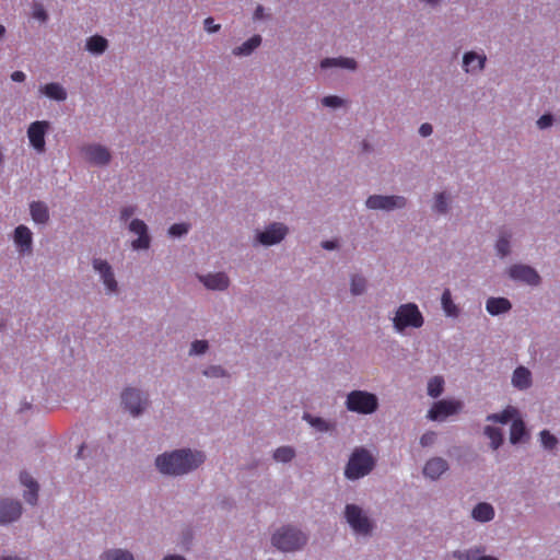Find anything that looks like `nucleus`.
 Returning <instances> with one entry per match:
<instances>
[{"mask_svg":"<svg viewBox=\"0 0 560 560\" xmlns=\"http://www.w3.org/2000/svg\"><path fill=\"white\" fill-rule=\"evenodd\" d=\"M405 205L406 199L401 196L373 195L366 200V207L375 210H393L395 208H402Z\"/></svg>","mask_w":560,"mask_h":560,"instance_id":"nucleus-10","label":"nucleus"},{"mask_svg":"<svg viewBox=\"0 0 560 560\" xmlns=\"http://www.w3.org/2000/svg\"><path fill=\"white\" fill-rule=\"evenodd\" d=\"M262 11H264L262 7L258 5V7H257V9H256V11H255V18H256V19L261 18V15H262Z\"/></svg>","mask_w":560,"mask_h":560,"instance_id":"nucleus-55","label":"nucleus"},{"mask_svg":"<svg viewBox=\"0 0 560 560\" xmlns=\"http://www.w3.org/2000/svg\"><path fill=\"white\" fill-rule=\"evenodd\" d=\"M512 307L510 301L505 298H490L486 303V310L491 315H499L510 311Z\"/></svg>","mask_w":560,"mask_h":560,"instance_id":"nucleus-23","label":"nucleus"},{"mask_svg":"<svg viewBox=\"0 0 560 560\" xmlns=\"http://www.w3.org/2000/svg\"><path fill=\"white\" fill-rule=\"evenodd\" d=\"M26 75L24 72L22 71H14L12 74H11V79L12 81L14 82H23L25 80Z\"/></svg>","mask_w":560,"mask_h":560,"instance_id":"nucleus-52","label":"nucleus"},{"mask_svg":"<svg viewBox=\"0 0 560 560\" xmlns=\"http://www.w3.org/2000/svg\"><path fill=\"white\" fill-rule=\"evenodd\" d=\"M476 560H498V559L492 556H481Z\"/></svg>","mask_w":560,"mask_h":560,"instance_id":"nucleus-56","label":"nucleus"},{"mask_svg":"<svg viewBox=\"0 0 560 560\" xmlns=\"http://www.w3.org/2000/svg\"><path fill=\"white\" fill-rule=\"evenodd\" d=\"M552 116L550 114H545L542 115L538 120H537V126L540 128V129H545L547 127H550L551 124H552Z\"/></svg>","mask_w":560,"mask_h":560,"instance_id":"nucleus-46","label":"nucleus"},{"mask_svg":"<svg viewBox=\"0 0 560 560\" xmlns=\"http://www.w3.org/2000/svg\"><path fill=\"white\" fill-rule=\"evenodd\" d=\"M14 242L21 252H30L32 247V232L25 225H19L14 231Z\"/></svg>","mask_w":560,"mask_h":560,"instance_id":"nucleus-20","label":"nucleus"},{"mask_svg":"<svg viewBox=\"0 0 560 560\" xmlns=\"http://www.w3.org/2000/svg\"><path fill=\"white\" fill-rule=\"evenodd\" d=\"M213 19L212 18H207L205 20V28L207 30V32L209 33H214V32H218L220 30V25L219 24H213Z\"/></svg>","mask_w":560,"mask_h":560,"instance_id":"nucleus-49","label":"nucleus"},{"mask_svg":"<svg viewBox=\"0 0 560 560\" xmlns=\"http://www.w3.org/2000/svg\"><path fill=\"white\" fill-rule=\"evenodd\" d=\"M288 232L287 226L281 223H273L264 232L258 234V241L262 245H273L282 241Z\"/></svg>","mask_w":560,"mask_h":560,"instance_id":"nucleus-13","label":"nucleus"},{"mask_svg":"<svg viewBox=\"0 0 560 560\" xmlns=\"http://www.w3.org/2000/svg\"><path fill=\"white\" fill-rule=\"evenodd\" d=\"M512 384L518 389H527L532 385V373L524 366H518L513 372Z\"/></svg>","mask_w":560,"mask_h":560,"instance_id":"nucleus-21","label":"nucleus"},{"mask_svg":"<svg viewBox=\"0 0 560 560\" xmlns=\"http://www.w3.org/2000/svg\"><path fill=\"white\" fill-rule=\"evenodd\" d=\"M374 458L365 448H355L345 469V476L350 480L369 475L374 467Z\"/></svg>","mask_w":560,"mask_h":560,"instance_id":"nucleus-2","label":"nucleus"},{"mask_svg":"<svg viewBox=\"0 0 560 560\" xmlns=\"http://www.w3.org/2000/svg\"><path fill=\"white\" fill-rule=\"evenodd\" d=\"M517 415V410L513 407L505 408L500 413H492L487 417L488 421L493 422H500V423H508L510 420H512Z\"/></svg>","mask_w":560,"mask_h":560,"instance_id":"nucleus-32","label":"nucleus"},{"mask_svg":"<svg viewBox=\"0 0 560 560\" xmlns=\"http://www.w3.org/2000/svg\"><path fill=\"white\" fill-rule=\"evenodd\" d=\"M50 125L46 120H36L27 128V138L30 144L38 153H44L46 150L45 136Z\"/></svg>","mask_w":560,"mask_h":560,"instance_id":"nucleus-7","label":"nucleus"},{"mask_svg":"<svg viewBox=\"0 0 560 560\" xmlns=\"http://www.w3.org/2000/svg\"><path fill=\"white\" fill-rule=\"evenodd\" d=\"M32 219L36 223L44 224L49 220L47 206L42 201H33L30 206Z\"/></svg>","mask_w":560,"mask_h":560,"instance_id":"nucleus-25","label":"nucleus"},{"mask_svg":"<svg viewBox=\"0 0 560 560\" xmlns=\"http://www.w3.org/2000/svg\"><path fill=\"white\" fill-rule=\"evenodd\" d=\"M163 560H186V559L182 556L171 555V556H166Z\"/></svg>","mask_w":560,"mask_h":560,"instance_id":"nucleus-54","label":"nucleus"},{"mask_svg":"<svg viewBox=\"0 0 560 560\" xmlns=\"http://www.w3.org/2000/svg\"><path fill=\"white\" fill-rule=\"evenodd\" d=\"M33 18L40 22H45L47 20V13L42 4L34 5Z\"/></svg>","mask_w":560,"mask_h":560,"instance_id":"nucleus-44","label":"nucleus"},{"mask_svg":"<svg viewBox=\"0 0 560 560\" xmlns=\"http://www.w3.org/2000/svg\"><path fill=\"white\" fill-rule=\"evenodd\" d=\"M136 208L132 206L124 207L120 211V219L121 221H128L135 213Z\"/></svg>","mask_w":560,"mask_h":560,"instance_id":"nucleus-48","label":"nucleus"},{"mask_svg":"<svg viewBox=\"0 0 560 560\" xmlns=\"http://www.w3.org/2000/svg\"><path fill=\"white\" fill-rule=\"evenodd\" d=\"M200 281L211 290H224L229 287V278L223 272L199 277Z\"/></svg>","mask_w":560,"mask_h":560,"instance_id":"nucleus-19","label":"nucleus"},{"mask_svg":"<svg viewBox=\"0 0 560 560\" xmlns=\"http://www.w3.org/2000/svg\"><path fill=\"white\" fill-rule=\"evenodd\" d=\"M314 427L318 428L320 431H325L328 429V425L327 423L320 419V418H315V419H311L310 421Z\"/></svg>","mask_w":560,"mask_h":560,"instance_id":"nucleus-50","label":"nucleus"},{"mask_svg":"<svg viewBox=\"0 0 560 560\" xmlns=\"http://www.w3.org/2000/svg\"><path fill=\"white\" fill-rule=\"evenodd\" d=\"M433 131V128L430 124L425 122V124H422L419 128V132L422 137H428L432 133Z\"/></svg>","mask_w":560,"mask_h":560,"instance_id":"nucleus-51","label":"nucleus"},{"mask_svg":"<svg viewBox=\"0 0 560 560\" xmlns=\"http://www.w3.org/2000/svg\"><path fill=\"white\" fill-rule=\"evenodd\" d=\"M342 103H343V101L340 97L335 96V95L325 96L322 100V104L327 107H338V106H341Z\"/></svg>","mask_w":560,"mask_h":560,"instance_id":"nucleus-43","label":"nucleus"},{"mask_svg":"<svg viewBox=\"0 0 560 560\" xmlns=\"http://www.w3.org/2000/svg\"><path fill=\"white\" fill-rule=\"evenodd\" d=\"M307 541L304 533L292 526H284L272 535V545L281 551H295L301 549Z\"/></svg>","mask_w":560,"mask_h":560,"instance_id":"nucleus-3","label":"nucleus"},{"mask_svg":"<svg viewBox=\"0 0 560 560\" xmlns=\"http://www.w3.org/2000/svg\"><path fill=\"white\" fill-rule=\"evenodd\" d=\"M5 28L3 25L0 24V38L4 35Z\"/></svg>","mask_w":560,"mask_h":560,"instance_id":"nucleus-58","label":"nucleus"},{"mask_svg":"<svg viewBox=\"0 0 560 560\" xmlns=\"http://www.w3.org/2000/svg\"><path fill=\"white\" fill-rule=\"evenodd\" d=\"M94 269L101 275L104 285L106 287L109 293H113L117 290V281L115 280L112 267L106 260L94 259L93 260Z\"/></svg>","mask_w":560,"mask_h":560,"instance_id":"nucleus-14","label":"nucleus"},{"mask_svg":"<svg viewBox=\"0 0 560 560\" xmlns=\"http://www.w3.org/2000/svg\"><path fill=\"white\" fill-rule=\"evenodd\" d=\"M423 325V317L418 306L413 303L402 304L398 307L394 317L396 330L402 331L407 327L419 328Z\"/></svg>","mask_w":560,"mask_h":560,"instance_id":"nucleus-5","label":"nucleus"},{"mask_svg":"<svg viewBox=\"0 0 560 560\" xmlns=\"http://www.w3.org/2000/svg\"><path fill=\"white\" fill-rule=\"evenodd\" d=\"M462 407L463 404L458 400H439L429 410L428 418L433 421L443 420L457 413Z\"/></svg>","mask_w":560,"mask_h":560,"instance_id":"nucleus-9","label":"nucleus"},{"mask_svg":"<svg viewBox=\"0 0 560 560\" xmlns=\"http://www.w3.org/2000/svg\"><path fill=\"white\" fill-rule=\"evenodd\" d=\"M203 462V453L190 450L164 453L155 459L156 467L162 474L175 476L187 474L199 467Z\"/></svg>","mask_w":560,"mask_h":560,"instance_id":"nucleus-1","label":"nucleus"},{"mask_svg":"<svg viewBox=\"0 0 560 560\" xmlns=\"http://www.w3.org/2000/svg\"><path fill=\"white\" fill-rule=\"evenodd\" d=\"M443 386H444V380L441 376H434L433 378H431L429 381L428 394L431 397L436 398L442 394Z\"/></svg>","mask_w":560,"mask_h":560,"instance_id":"nucleus-35","label":"nucleus"},{"mask_svg":"<svg viewBox=\"0 0 560 560\" xmlns=\"http://www.w3.org/2000/svg\"><path fill=\"white\" fill-rule=\"evenodd\" d=\"M121 402L132 416H138L147 407L148 398L138 389L126 388L121 394Z\"/></svg>","mask_w":560,"mask_h":560,"instance_id":"nucleus-8","label":"nucleus"},{"mask_svg":"<svg viewBox=\"0 0 560 560\" xmlns=\"http://www.w3.org/2000/svg\"><path fill=\"white\" fill-rule=\"evenodd\" d=\"M261 43V37L259 35H254L241 46L233 49V54L235 56H247L253 52Z\"/></svg>","mask_w":560,"mask_h":560,"instance_id":"nucleus-27","label":"nucleus"},{"mask_svg":"<svg viewBox=\"0 0 560 560\" xmlns=\"http://www.w3.org/2000/svg\"><path fill=\"white\" fill-rule=\"evenodd\" d=\"M322 246L325 249H335L337 247V244L334 241H325V242H323Z\"/></svg>","mask_w":560,"mask_h":560,"instance_id":"nucleus-53","label":"nucleus"},{"mask_svg":"<svg viewBox=\"0 0 560 560\" xmlns=\"http://www.w3.org/2000/svg\"><path fill=\"white\" fill-rule=\"evenodd\" d=\"M434 441H435V433L432 431L424 433L420 439V443L422 446H429V445L433 444Z\"/></svg>","mask_w":560,"mask_h":560,"instance_id":"nucleus-47","label":"nucleus"},{"mask_svg":"<svg viewBox=\"0 0 560 560\" xmlns=\"http://www.w3.org/2000/svg\"><path fill=\"white\" fill-rule=\"evenodd\" d=\"M107 48V40L98 35H94L90 37L86 42V49L92 52L100 55L104 52Z\"/></svg>","mask_w":560,"mask_h":560,"instance_id":"nucleus-31","label":"nucleus"},{"mask_svg":"<svg viewBox=\"0 0 560 560\" xmlns=\"http://www.w3.org/2000/svg\"><path fill=\"white\" fill-rule=\"evenodd\" d=\"M355 61L352 58H326L322 60L320 67L326 69L329 67H341L347 69H355Z\"/></svg>","mask_w":560,"mask_h":560,"instance_id":"nucleus-28","label":"nucleus"},{"mask_svg":"<svg viewBox=\"0 0 560 560\" xmlns=\"http://www.w3.org/2000/svg\"><path fill=\"white\" fill-rule=\"evenodd\" d=\"M40 91L51 100L65 101L67 98V92L59 83H48Z\"/></svg>","mask_w":560,"mask_h":560,"instance_id":"nucleus-26","label":"nucleus"},{"mask_svg":"<svg viewBox=\"0 0 560 560\" xmlns=\"http://www.w3.org/2000/svg\"><path fill=\"white\" fill-rule=\"evenodd\" d=\"M485 434L489 438L493 450H498L503 443L502 432L498 428L488 425L485 428Z\"/></svg>","mask_w":560,"mask_h":560,"instance_id":"nucleus-33","label":"nucleus"},{"mask_svg":"<svg viewBox=\"0 0 560 560\" xmlns=\"http://www.w3.org/2000/svg\"><path fill=\"white\" fill-rule=\"evenodd\" d=\"M346 406L350 411L369 415L377 409L378 401L374 394L363 390H353L348 394Z\"/></svg>","mask_w":560,"mask_h":560,"instance_id":"nucleus-4","label":"nucleus"},{"mask_svg":"<svg viewBox=\"0 0 560 560\" xmlns=\"http://www.w3.org/2000/svg\"><path fill=\"white\" fill-rule=\"evenodd\" d=\"M294 457V450L290 446H281L273 453V458L277 462L288 463Z\"/></svg>","mask_w":560,"mask_h":560,"instance_id":"nucleus-36","label":"nucleus"},{"mask_svg":"<svg viewBox=\"0 0 560 560\" xmlns=\"http://www.w3.org/2000/svg\"><path fill=\"white\" fill-rule=\"evenodd\" d=\"M103 560H133V556L126 550H107L102 555Z\"/></svg>","mask_w":560,"mask_h":560,"instance_id":"nucleus-34","label":"nucleus"},{"mask_svg":"<svg viewBox=\"0 0 560 560\" xmlns=\"http://www.w3.org/2000/svg\"><path fill=\"white\" fill-rule=\"evenodd\" d=\"M22 514V505L18 501L5 500L0 503V524L11 523Z\"/></svg>","mask_w":560,"mask_h":560,"instance_id":"nucleus-16","label":"nucleus"},{"mask_svg":"<svg viewBox=\"0 0 560 560\" xmlns=\"http://www.w3.org/2000/svg\"><path fill=\"white\" fill-rule=\"evenodd\" d=\"M85 159L95 165H105L110 161L109 151L101 144H88L81 148Z\"/></svg>","mask_w":560,"mask_h":560,"instance_id":"nucleus-11","label":"nucleus"},{"mask_svg":"<svg viewBox=\"0 0 560 560\" xmlns=\"http://www.w3.org/2000/svg\"><path fill=\"white\" fill-rule=\"evenodd\" d=\"M442 307L447 316L456 317L458 315V307L453 302L451 291L445 289L441 298Z\"/></svg>","mask_w":560,"mask_h":560,"instance_id":"nucleus-29","label":"nucleus"},{"mask_svg":"<svg viewBox=\"0 0 560 560\" xmlns=\"http://www.w3.org/2000/svg\"><path fill=\"white\" fill-rule=\"evenodd\" d=\"M448 468L447 462L441 457H434L427 462L423 474L431 479H438Z\"/></svg>","mask_w":560,"mask_h":560,"instance_id":"nucleus-17","label":"nucleus"},{"mask_svg":"<svg viewBox=\"0 0 560 560\" xmlns=\"http://www.w3.org/2000/svg\"><path fill=\"white\" fill-rule=\"evenodd\" d=\"M20 480L23 486L27 488L24 493V499L30 504H36L38 498V485L27 472H21Z\"/></svg>","mask_w":560,"mask_h":560,"instance_id":"nucleus-18","label":"nucleus"},{"mask_svg":"<svg viewBox=\"0 0 560 560\" xmlns=\"http://www.w3.org/2000/svg\"><path fill=\"white\" fill-rule=\"evenodd\" d=\"M486 62L485 55H478L474 51L467 52L463 59V66L466 72H474L477 70H481Z\"/></svg>","mask_w":560,"mask_h":560,"instance_id":"nucleus-22","label":"nucleus"},{"mask_svg":"<svg viewBox=\"0 0 560 560\" xmlns=\"http://www.w3.org/2000/svg\"><path fill=\"white\" fill-rule=\"evenodd\" d=\"M495 247L501 256H505L510 252V242L506 237H500L497 242Z\"/></svg>","mask_w":560,"mask_h":560,"instance_id":"nucleus-42","label":"nucleus"},{"mask_svg":"<svg viewBox=\"0 0 560 560\" xmlns=\"http://www.w3.org/2000/svg\"><path fill=\"white\" fill-rule=\"evenodd\" d=\"M509 276L518 281H523L530 285H536L539 283L540 277L536 272L535 269H533L529 266L525 265H514L509 269Z\"/></svg>","mask_w":560,"mask_h":560,"instance_id":"nucleus-12","label":"nucleus"},{"mask_svg":"<svg viewBox=\"0 0 560 560\" xmlns=\"http://www.w3.org/2000/svg\"><path fill=\"white\" fill-rule=\"evenodd\" d=\"M203 373L206 376L210 377H221L225 375V372L221 366H210Z\"/></svg>","mask_w":560,"mask_h":560,"instance_id":"nucleus-45","label":"nucleus"},{"mask_svg":"<svg viewBox=\"0 0 560 560\" xmlns=\"http://www.w3.org/2000/svg\"><path fill=\"white\" fill-rule=\"evenodd\" d=\"M540 441L542 446L547 450H552L558 443L557 438L547 430L540 432Z\"/></svg>","mask_w":560,"mask_h":560,"instance_id":"nucleus-38","label":"nucleus"},{"mask_svg":"<svg viewBox=\"0 0 560 560\" xmlns=\"http://www.w3.org/2000/svg\"><path fill=\"white\" fill-rule=\"evenodd\" d=\"M471 516L474 520L478 522H489L494 517V510L489 503H478L471 512Z\"/></svg>","mask_w":560,"mask_h":560,"instance_id":"nucleus-24","label":"nucleus"},{"mask_svg":"<svg viewBox=\"0 0 560 560\" xmlns=\"http://www.w3.org/2000/svg\"><path fill=\"white\" fill-rule=\"evenodd\" d=\"M345 515L347 522L355 533L361 535H368L371 533L372 524L358 505L347 504Z\"/></svg>","mask_w":560,"mask_h":560,"instance_id":"nucleus-6","label":"nucleus"},{"mask_svg":"<svg viewBox=\"0 0 560 560\" xmlns=\"http://www.w3.org/2000/svg\"><path fill=\"white\" fill-rule=\"evenodd\" d=\"M434 210L439 213H445L447 211V201L444 192L436 196Z\"/></svg>","mask_w":560,"mask_h":560,"instance_id":"nucleus-39","label":"nucleus"},{"mask_svg":"<svg viewBox=\"0 0 560 560\" xmlns=\"http://www.w3.org/2000/svg\"><path fill=\"white\" fill-rule=\"evenodd\" d=\"M83 451H84V445H81V446H80V448H79V451H78L77 456H78V457H82V456H83Z\"/></svg>","mask_w":560,"mask_h":560,"instance_id":"nucleus-57","label":"nucleus"},{"mask_svg":"<svg viewBox=\"0 0 560 560\" xmlns=\"http://www.w3.org/2000/svg\"><path fill=\"white\" fill-rule=\"evenodd\" d=\"M526 434L525 423L522 419L513 420L510 429V441L512 444L518 443Z\"/></svg>","mask_w":560,"mask_h":560,"instance_id":"nucleus-30","label":"nucleus"},{"mask_svg":"<svg viewBox=\"0 0 560 560\" xmlns=\"http://www.w3.org/2000/svg\"><path fill=\"white\" fill-rule=\"evenodd\" d=\"M188 232V225L185 223H175L168 229L171 236H180Z\"/></svg>","mask_w":560,"mask_h":560,"instance_id":"nucleus-40","label":"nucleus"},{"mask_svg":"<svg viewBox=\"0 0 560 560\" xmlns=\"http://www.w3.org/2000/svg\"><path fill=\"white\" fill-rule=\"evenodd\" d=\"M207 349H208V342L206 340H196L192 342L189 353L190 354H201V353H205Z\"/></svg>","mask_w":560,"mask_h":560,"instance_id":"nucleus-41","label":"nucleus"},{"mask_svg":"<svg viewBox=\"0 0 560 560\" xmlns=\"http://www.w3.org/2000/svg\"><path fill=\"white\" fill-rule=\"evenodd\" d=\"M365 285H366V281L363 277L355 275L351 278L352 294L359 295V294L363 293V291L365 290Z\"/></svg>","mask_w":560,"mask_h":560,"instance_id":"nucleus-37","label":"nucleus"},{"mask_svg":"<svg viewBox=\"0 0 560 560\" xmlns=\"http://www.w3.org/2000/svg\"><path fill=\"white\" fill-rule=\"evenodd\" d=\"M129 230L139 235V237L132 242V247L135 249H147L150 245L147 224L142 220L133 219L129 224Z\"/></svg>","mask_w":560,"mask_h":560,"instance_id":"nucleus-15","label":"nucleus"}]
</instances>
